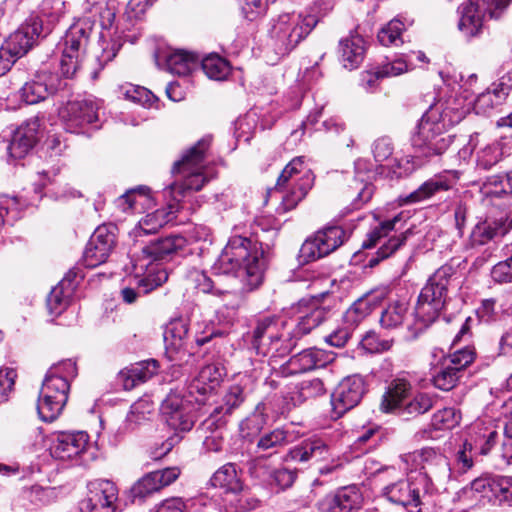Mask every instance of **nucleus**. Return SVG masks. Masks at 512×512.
Listing matches in <instances>:
<instances>
[{"label":"nucleus","mask_w":512,"mask_h":512,"mask_svg":"<svg viewBox=\"0 0 512 512\" xmlns=\"http://www.w3.org/2000/svg\"><path fill=\"white\" fill-rule=\"evenodd\" d=\"M512 88V71L505 74L493 88L481 93L475 100L477 114L489 115L493 109L502 105Z\"/></svg>","instance_id":"5701e85b"},{"label":"nucleus","mask_w":512,"mask_h":512,"mask_svg":"<svg viewBox=\"0 0 512 512\" xmlns=\"http://www.w3.org/2000/svg\"><path fill=\"white\" fill-rule=\"evenodd\" d=\"M511 0H468L461 12L458 28L466 38L477 36L483 28L484 15L499 19Z\"/></svg>","instance_id":"9d476101"},{"label":"nucleus","mask_w":512,"mask_h":512,"mask_svg":"<svg viewBox=\"0 0 512 512\" xmlns=\"http://www.w3.org/2000/svg\"><path fill=\"white\" fill-rule=\"evenodd\" d=\"M406 472L419 471L430 483L444 482L451 477L447 457L439 450L425 447L400 457Z\"/></svg>","instance_id":"1a4fd4ad"},{"label":"nucleus","mask_w":512,"mask_h":512,"mask_svg":"<svg viewBox=\"0 0 512 512\" xmlns=\"http://www.w3.org/2000/svg\"><path fill=\"white\" fill-rule=\"evenodd\" d=\"M408 312V304L404 301L390 303L380 316V324L385 329H396L401 326Z\"/></svg>","instance_id":"c03bdc74"},{"label":"nucleus","mask_w":512,"mask_h":512,"mask_svg":"<svg viewBox=\"0 0 512 512\" xmlns=\"http://www.w3.org/2000/svg\"><path fill=\"white\" fill-rule=\"evenodd\" d=\"M454 185L453 180L443 174L435 175L422 183L416 190L406 196H401L399 202L402 205L416 204L429 200L440 192L450 190Z\"/></svg>","instance_id":"b1692460"},{"label":"nucleus","mask_w":512,"mask_h":512,"mask_svg":"<svg viewBox=\"0 0 512 512\" xmlns=\"http://www.w3.org/2000/svg\"><path fill=\"white\" fill-rule=\"evenodd\" d=\"M199 57L185 50H176L166 58L168 70L179 76H186L198 65Z\"/></svg>","instance_id":"ea45409f"},{"label":"nucleus","mask_w":512,"mask_h":512,"mask_svg":"<svg viewBox=\"0 0 512 512\" xmlns=\"http://www.w3.org/2000/svg\"><path fill=\"white\" fill-rule=\"evenodd\" d=\"M179 475L180 470L177 467L150 472L133 485L131 490L133 497L144 499L173 483Z\"/></svg>","instance_id":"aec40b11"},{"label":"nucleus","mask_w":512,"mask_h":512,"mask_svg":"<svg viewBox=\"0 0 512 512\" xmlns=\"http://www.w3.org/2000/svg\"><path fill=\"white\" fill-rule=\"evenodd\" d=\"M202 70L212 80H225L231 72L229 62L217 54H210L201 61Z\"/></svg>","instance_id":"a18cd8bd"},{"label":"nucleus","mask_w":512,"mask_h":512,"mask_svg":"<svg viewBox=\"0 0 512 512\" xmlns=\"http://www.w3.org/2000/svg\"><path fill=\"white\" fill-rule=\"evenodd\" d=\"M318 21L313 14H280L270 21L268 37L271 46L277 54H288L311 33Z\"/></svg>","instance_id":"20e7f679"},{"label":"nucleus","mask_w":512,"mask_h":512,"mask_svg":"<svg viewBox=\"0 0 512 512\" xmlns=\"http://www.w3.org/2000/svg\"><path fill=\"white\" fill-rule=\"evenodd\" d=\"M393 339H381L375 332H367L361 339V347L368 353H382L393 346Z\"/></svg>","instance_id":"e2e57ef3"},{"label":"nucleus","mask_w":512,"mask_h":512,"mask_svg":"<svg viewBox=\"0 0 512 512\" xmlns=\"http://www.w3.org/2000/svg\"><path fill=\"white\" fill-rule=\"evenodd\" d=\"M146 190V188L140 187L126 192L117 199V206L124 212L136 209L138 204H143L142 202H139L140 199L146 200Z\"/></svg>","instance_id":"338daca9"},{"label":"nucleus","mask_w":512,"mask_h":512,"mask_svg":"<svg viewBox=\"0 0 512 512\" xmlns=\"http://www.w3.org/2000/svg\"><path fill=\"white\" fill-rule=\"evenodd\" d=\"M407 70L408 64L404 59H395L392 62H388L377 67L372 73H368L369 78L367 79V84L372 86L375 80L386 77H395L401 75Z\"/></svg>","instance_id":"5fc2aeb1"},{"label":"nucleus","mask_w":512,"mask_h":512,"mask_svg":"<svg viewBox=\"0 0 512 512\" xmlns=\"http://www.w3.org/2000/svg\"><path fill=\"white\" fill-rule=\"evenodd\" d=\"M461 416L454 408H444L433 414L428 427L415 434L417 440L436 439L434 432L451 430L460 422Z\"/></svg>","instance_id":"cd10ccee"},{"label":"nucleus","mask_w":512,"mask_h":512,"mask_svg":"<svg viewBox=\"0 0 512 512\" xmlns=\"http://www.w3.org/2000/svg\"><path fill=\"white\" fill-rule=\"evenodd\" d=\"M73 286L68 274L57 286H55L47 297V307L51 314H61L69 304Z\"/></svg>","instance_id":"58836bf2"},{"label":"nucleus","mask_w":512,"mask_h":512,"mask_svg":"<svg viewBox=\"0 0 512 512\" xmlns=\"http://www.w3.org/2000/svg\"><path fill=\"white\" fill-rule=\"evenodd\" d=\"M297 323L291 331L294 337L300 339L318 327L327 318L328 311L324 307L315 304H299Z\"/></svg>","instance_id":"a878e982"},{"label":"nucleus","mask_w":512,"mask_h":512,"mask_svg":"<svg viewBox=\"0 0 512 512\" xmlns=\"http://www.w3.org/2000/svg\"><path fill=\"white\" fill-rule=\"evenodd\" d=\"M210 484L214 488L222 489L227 495L238 494L243 490V483L232 463L221 466L210 478Z\"/></svg>","instance_id":"72a5a7b5"},{"label":"nucleus","mask_w":512,"mask_h":512,"mask_svg":"<svg viewBox=\"0 0 512 512\" xmlns=\"http://www.w3.org/2000/svg\"><path fill=\"white\" fill-rule=\"evenodd\" d=\"M456 269L452 265L445 264L438 268L428 279L422 288L414 309V330L421 332L432 324L443 309L448 287Z\"/></svg>","instance_id":"f03ea898"},{"label":"nucleus","mask_w":512,"mask_h":512,"mask_svg":"<svg viewBox=\"0 0 512 512\" xmlns=\"http://www.w3.org/2000/svg\"><path fill=\"white\" fill-rule=\"evenodd\" d=\"M492 496L494 503L512 507V477L495 476L492 482Z\"/></svg>","instance_id":"864d4df0"},{"label":"nucleus","mask_w":512,"mask_h":512,"mask_svg":"<svg viewBox=\"0 0 512 512\" xmlns=\"http://www.w3.org/2000/svg\"><path fill=\"white\" fill-rule=\"evenodd\" d=\"M70 386H42L37 411L45 422L54 421L62 412L67 400Z\"/></svg>","instance_id":"a211bd4d"},{"label":"nucleus","mask_w":512,"mask_h":512,"mask_svg":"<svg viewBox=\"0 0 512 512\" xmlns=\"http://www.w3.org/2000/svg\"><path fill=\"white\" fill-rule=\"evenodd\" d=\"M437 108H429L422 116L417 131L412 137V144L424 156L440 155L452 143V137L446 134V128L438 121Z\"/></svg>","instance_id":"423d86ee"},{"label":"nucleus","mask_w":512,"mask_h":512,"mask_svg":"<svg viewBox=\"0 0 512 512\" xmlns=\"http://www.w3.org/2000/svg\"><path fill=\"white\" fill-rule=\"evenodd\" d=\"M159 364L156 360H146L131 364L129 367L122 369L118 374V381L128 382L132 384L136 382H148L158 374Z\"/></svg>","instance_id":"e433bc0d"},{"label":"nucleus","mask_w":512,"mask_h":512,"mask_svg":"<svg viewBox=\"0 0 512 512\" xmlns=\"http://www.w3.org/2000/svg\"><path fill=\"white\" fill-rule=\"evenodd\" d=\"M52 32L50 25H44L39 16L29 17L5 41L4 46L18 59L24 56L40 37H46Z\"/></svg>","instance_id":"ddd939ff"},{"label":"nucleus","mask_w":512,"mask_h":512,"mask_svg":"<svg viewBox=\"0 0 512 512\" xmlns=\"http://www.w3.org/2000/svg\"><path fill=\"white\" fill-rule=\"evenodd\" d=\"M225 369L220 364H208L198 373L197 381L199 384H218L223 381Z\"/></svg>","instance_id":"774afa93"},{"label":"nucleus","mask_w":512,"mask_h":512,"mask_svg":"<svg viewBox=\"0 0 512 512\" xmlns=\"http://www.w3.org/2000/svg\"><path fill=\"white\" fill-rule=\"evenodd\" d=\"M89 435L84 431L58 434L51 446V455L60 460H69L82 454L88 447Z\"/></svg>","instance_id":"412c9836"},{"label":"nucleus","mask_w":512,"mask_h":512,"mask_svg":"<svg viewBox=\"0 0 512 512\" xmlns=\"http://www.w3.org/2000/svg\"><path fill=\"white\" fill-rule=\"evenodd\" d=\"M404 30L405 24L400 19H393L378 32V41L383 46H398L403 43L401 35Z\"/></svg>","instance_id":"6e6d98bb"},{"label":"nucleus","mask_w":512,"mask_h":512,"mask_svg":"<svg viewBox=\"0 0 512 512\" xmlns=\"http://www.w3.org/2000/svg\"><path fill=\"white\" fill-rule=\"evenodd\" d=\"M298 338L292 332L271 334L270 342L263 349L264 353H271L272 356L284 357L296 346Z\"/></svg>","instance_id":"09e8293b"},{"label":"nucleus","mask_w":512,"mask_h":512,"mask_svg":"<svg viewBox=\"0 0 512 512\" xmlns=\"http://www.w3.org/2000/svg\"><path fill=\"white\" fill-rule=\"evenodd\" d=\"M365 165V162L358 160L355 162V170L357 176L354 179L353 185L349 187L350 196L353 198L354 206L359 208L367 203L374 193L373 185L367 179L360 178V171Z\"/></svg>","instance_id":"a19ab883"},{"label":"nucleus","mask_w":512,"mask_h":512,"mask_svg":"<svg viewBox=\"0 0 512 512\" xmlns=\"http://www.w3.org/2000/svg\"><path fill=\"white\" fill-rule=\"evenodd\" d=\"M504 233V222L502 220L486 218L473 227L469 243L471 247L483 246Z\"/></svg>","instance_id":"c9c22d12"},{"label":"nucleus","mask_w":512,"mask_h":512,"mask_svg":"<svg viewBox=\"0 0 512 512\" xmlns=\"http://www.w3.org/2000/svg\"><path fill=\"white\" fill-rule=\"evenodd\" d=\"M288 434L283 429H275L269 433L262 435L258 442L257 448L264 452L272 454L276 452L277 448L288 444Z\"/></svg>","instance_id":"bf43d9fd"},{"label":"nucleus","mask_w":512,"mask_h":512,"mask_svg":"<svg viewBox=\"0 0 512 512\" xmlns=\"http://www.w3.org/2000/svg\"><path fill=\"white\" fill-rule=\"evenodd\" d=\"M188 280L199 292L211 293L222 298L233 295L230 291L217 287L215 282L203 271L197 269L191 270L188 274Z\"/></svg>","instance_id":"de8ad7c7"},{"label":"nucleus","mask_w":512,"mask_h":512,"mask_svg":"<svg viewBox=\"0 0 512 512\" xmlns=\"http://www.w3.org/2000/svg\"><path fill=\"white\" fill-rule=\"evenodd\" d=\"M278 320L275 317L267 316L257 321L253 332V344L258 350H263L270 342L271 334H277Z\"/></svg>","instance_id":"8fccbe9b"},{"label":"nucleus","mask_w":512,"mask_h":512,"mask_svg":"<svg viewBox=\"0 0 512 512\" xmlns=\"http://www.w3.org/2000/svg\"><path fill=\"white\" fill-rule=\"evenodd\" d=\"M484 189L490 196L512 194V171L505 175L490 176L484 184Z\"/></svg>","instance_id":"4d7b16f0"},{"label":"nucleus","mask_w":512,"mask_h":512,"mask_svg":"<svg viewBox=\"0 0 512 512\" xmlns=\"http://www.w3.org/2000/svg\"><path fill=\"white\" fill-rule=\"evenodd\" d=\"M60 84L56 76L48 72L37 73L19 89V96L26 104H37L54 94Z\"/></svg>","instance_id":"6ab92c4d"},{"label":"nucleus","mask_w":512,"mask_h":512,"mask_svg":"<svg viewBox=\"0 0 512 512\" xmlns=\"http://www.w3.org/2000/svg\"><path fill=\"white\" fill-rule=\"evenodd\" d=\"M103 102L98 99L70 101L59 110L64 128L71 133H80L86 126L99 121Z\"/></svg>","instance_id":"9b49d317"},{"label":"nucleus","mask_w":512,"mask_h":512,"mask_svg":"<svg viewBox=\"0 0 512 512\" xmlns=\"http://www.w3.org/2000/svg\"><path fill=\"white\" fill-rule=\"evenodd\" d=\"M332 360L330 354L321 349H306L295 355L289 361L291 373H300L324 367Z\"/></svg>","instance_id":"473e14b6"},{"label":"nucleus","mask_w":512,"mask_h":512,"mask_svg":"<svg viewBox=\"0 0 512 512\" xmlns=\"http://www.w3.org/2000/svg\"><path fill=\"white\" fill-rule=\"evenodd\" d=\"M476 351L472 346H465L450 353L444 359V366L433 375V382H457L460 381L464 370L473 363Z\"/></svg>","instance_id":"f3484780"},{"label":"nucleus","mask_w":512,"mask_h":512,"mask_svg":"<svg viewBox=\"0 0 512 512\" xmlns=\"http://www.w3.org/2000/svg\"><path fill=\"white\" fill-rule=\"evenodd\" d=\"M308 177L313 183V175L304 163V157L293 158L282 170L280 176L277 179L278 185L286 183H299L304 182V179Z\"/></svg>","instance_id":"79ce46f5"},{"label":"nucleus","mask_w":512,"mask_h":512,"mask_svg":"<svg viewBox=\"0 0 512 512\" xmlns=\"http://www.w3.org/2000/svg\"><path fill=\"white\" fill-rule=\"evenodd\" d=\"M91 30L89 22L79 20L69 27L62 38L60 71L65 78H72L80 69Z\"/></svg>","instance_id":"0eeeda50"},{"label":"nucleus","mask_w":512,"mask_h":512,"mask_svg":"<svg viewBox=\"0 0 512 512\" xmlns=\"http://www.w3.org/2000/svg\"><path fill=\"white\" fill-rule=\"evenodd\" d=\"M179 205L170 203L166 208L157 209L147 214L138 225V235L156 233L164 225L171 222L178 212Z\"/></svg>","instance_id":"f704fd0d"},{"label":"nucleus","mask_w":512,"mask_h":512,"mask_svg":"<svg viewBox=\"0 0 512 512\" xmlns=\"http://www.w3.org/2000/svg\"><path fill=\"white\" fill-rule=\"evenodd\" d=\"M77 376L76 363L72 360H64L57 364L52 365L47 371L43 384L55 380L61 381L64 384H70Z\"/></svg>","instance_id":"3c124183"},{"label":"nucleus","mask_w":512,"mask_h":512,"mask_svg":"<svg viewBox=\"0 0 512 512\" xmlns=\"http://www.w3.org/2000/svg\"><path fill=\"white\" fill-rule=\"evenodd\" d=\"M242 17L250 22L266 16L269 6L275 0H236Z\"/></svg>","instance_id":"603ef678"},{"label":"nucleus","mask_w":512,"mask_h":512,"mask_svg":"<svg viewBox=\"0 0 512 512\" xmlns=\"http://www.w3.org/2000/svg\"><path fill=\"white\" fill-rule=\"evenodd\" d=\"M188 334L185 321L178 319L171 321L164 331V342L167 352H178L183 348L184 339Z\"/></svg>","instance_id":"37998d69"},{"label":"nucleus","mask_w":512,"mask_h":512,"mask_svg":"<svg viewBox=\"0 0 512 512\" xmlns=\"http://www.w3.org/2000/svg\"><path fill=\"white\" fill-rule=\"evenodd\" d=\"M512 141H501L487 145L478 152L477 166L489 170L511 155Z\"/></svg>","instance_id":"4c0bfd02"},{"label":"nucleus","mask_w":512,"mask_h":512,"mask_svg":"<svg viewBox=\"0 0 512 512\" xmlns=\"http://www.w3.org/2000/svg\"><path fill=\"white\" fill-rule=\"evenodd\" d=\"M400 220L401 216L399 214L390 220H385L381 222L378 227H376L369 233L368 239L363 242V247L371 248L375 246L383 236H386L390 231H392L395 228L396 223L399 222Z\"/></svg>","instance_id":"69168bd1"},{"label":"nucleus","mask_w":512,"mask_h":512,"mask_svg":"<svg viewBox=\"0 0 512 512\" xmlns=\"http://www.w3.org/2000/svg\"><path fill=\"white\" fill-rule=\"evenodd\" d=\"M210 144L211 137H203L184 154L180 161L174 164L173 173H182L184 177L180 183L174 182L169 186L175 204L179 205L187 191H198L208 181L203 174V169Z\"/></svg>","instance_id":"39448f33"},{"label":"nucleus","mask_w":512,"mask_h":512,"mask_svg":"<svg viewBox=\"0 0 512 512\" xmlns=\"http://www.w3.org/2000/svg\"><path fill=\"white\" fill-rule=\"evenodd\" d=\"M313 183L306 177L304 182L299 183H286L283 185L275 186V191L281 193V203L279 210L288 212L297 207V205L306 197L309 190L312 188Z\"/></svg>","instance_id":"2f4dec72"},{"label":"nucleus","mask_w":512,"mask_h":512,"mask_svg":"<svg viewBox=\"0 0 512 512\" xmlns=\"http://www.w3.org/2000/svg\"><path fill=\"white\" fill-rule=\"evenodd\" d=\"M208 388L212 386H177L172 389L161 405V413L167 425L175 431L191 430L195 422L194 404L205 403Z\"/></svg>","instance_id":"7ed1b4c3"},{"label":"nucleus","mask_w":512,"mask_h":512,"mask_svg":"<svg viewBox=\"0 0 512 512\" xmlns=\"http://www.w3.org/2000/svg\"><path fill=\"white\" fill-rule=\"evenodd\" d=\"M363 393L362 386H335L331 393L333 418L337 419L355 407Z\"/></svg>","instance_id":"c756f323"},{"label":"nucleus","mask_w":512,"mask_h":512,"mask_svg":"<svg viewBox=\"0 0 512 512\" xmlns=\"http://www.w3.org/2000/svg\"><path fill=\"white\" fill-rule=\"evenodd\" d=\"M68 0H44L42 3V15L52 28L68 11Z\"/></svg>","instance_id":"052dcab7"},{"label":"nucleus","mask_w":512,"mask_h":512,"mask_svg":"<svg viewBox=\"0 0 512 512\" xmlns=\"http://www.w3.org/2000/svg\"><path fill=\"white\" fill-rule=\"evenodd\" d=\"M380 495L390 503L407 508L421 504L419 489L403 473L391 466L378 471Z\"/></svg>","instance_id":"6e6552de"},{"label":"nucleus","mask_w":512,"mask_h":512,"mask_svg":"<svg viewBox=\"0 0 512 512\" xmlns=\"http://www.w3.org/2000/svg\"><path fill=\"white\" fill-rule=\"evenodd\" d=\"M186 245V239L180 235H171L151 241L142 247V254L149 259V263L163 260L172 253L182 249Z\"/></svg>","instance_id":"c85d7f7f"},{"label":"nucleus","mask_w":512,"mask_h":512,"mask_svg":"<svg viewBox=\"0 0 512 512\" xmlns=\"http://www.w3.org/2000/svg\"><path fill=\"white\" fill-rule=\"evenodd\" d=\"M330 455L329 446L320 438L306 439L288 453L291 460L301 463L326 460Z\"/></svg>","instance_id":"bb28decb"},{"label":"nucleus","mask_w":512,"mask_h":512,"mask_svg":"<svg viewBox=\"0 0 512 512\" xmlns=\"http://www.w3.org/2000/svg\"><path fill=\"white\" fill-rule=\"evenodd\" d=\"M435 402V397L426 393H419L408 400L406 386H389L383 395L381 408L390 412L398 407H403L407 414H423L430 410Z\"/></svg>","instance_id":"2eb2a0df"},{"label":"nucleus","mask_w":512,"mask_h":512,"mask_svg":"<svg viewBox=\"0 0 512 512\" xmlns=\"http://www.w3.org/2000/svg\"><path fill=\"white\" fill-rule=\"evenodd\" d=\"M377 297L366 295L356 300L345 313V320L351 325H357L372 313L376 306Z\"/></svg>","instance_id":"49530a36"},{"label":"nucleus","mask_w":512,"mask_h":512,"mask_svg":"<svg viewBox=\"0 0 512 512\" xmlns=\"http://www.w3.org/2000/svg\"><path fill=\"white\" fill-rule=\"evenodd\" d=\"M118 488L114 482L96 479L87 485V494L79 502L80 512H114Z\"/></svg>","instance_id":"4468645a"},{"label":"nucleus","mask_w":512,"mask_h":512,"mask_svg":"<svg viewBox=\"0 0 512 512\" xmlns=\"http://www.w3.org/2000/svg\"><path fill=\"white\" fill-rule=\"evenodd\" d=\"M213 269L218 274H233L242 283V290L257 289L263 281L265 262L257 241L239 235L232 236Z\"/></svg>","instance_id":"f257e3e1"},{"label":"nucleus","mask_w":512,"mask_h":512,"mask_svg":"<svg viewBox=\"0 0 512 512\" xmlns=\"http://www.w3.org/2000/svg\"><path fill=\"white\" fill-rule=\"evenodd\" d=\"M366 52L364 38L356 32L340 41V53L343 65L350 70L357 68L363 61Z\"/></svg>","instance_id":"7c9ffc66"},{"label":"nucleus","mask_w":512,"mask_h":512,"mask_svg":"<svg viewBox=\"0 0 512 512\" xmlns=\"http://www.w3.org/2000/svg\"><path fill=\"white\" fill-rule=\"evenodd\" d=\"M346 240V232L339 226H329L318 230L302 244L300 253L307 262L329 255Z\"/></svg>","instance_id":"f8f14e48"},{"label":"nucleus","mask_w":512,"mask_h":512,"mask_svg":"<svg viewBox=\"0 0 512 512\" xmlns=\"http://www.w3.org/2000/svg\"><path fill=\"white\" fill-rule=\"evenodd\" d=\"M39 128L40 122L37 118L29 119L18 127L8 146L10 156L15 159L24 158L36 144Z\"/></svg>","instance_id":"4be33fe9"},{"label":"nucleus","mask_w":512,"mask_h":512,"mask_svg":"<svg viewBox=\"0 0 512 512\" xmlns=\"http://www.w3.org/2000/svg\"><path fill=\"white\" fill-rule=\"evenodd\" d=\"M430 108L438 109V121H441L446 129L458 124L465 117L467 112L464 108H459L450 104L443 109L437 105L431 106Z\"/></svg>","instance_id":"0e129e2a"},{"label":"nucleus","mask_w":512,"mask_h":512,"mask_svg":"<svg viewBox=\"0 0 512 512\" xmlns=\"http://www.w3.org/2000/svg\"><path fill=\"white\" fill-rule=\"evenodd\" d=\"M153 412L152 404L148 401L141 400L131 406L127 415L126 423L130 429L136 428L138 425L150 420Z\"/></svg>","instance_id":"680f3d73"},{"label":"nucleus","mask_w":512,"mask_h":512,"mask_svg":"<svg viewBox=\"0 0 512 512\" xmlns=\"http://www.w3.org/2000/svg\"><path fill=\"white\" fill-rule=\"evenodd\" d=\"M115 243V234L108 227H97L83 253V263L85 266L95 268L106 262L115 247Z\"/></svg>","instance_id":"dca6fc26"},{"label":"nucleus","mask_w":512,"mask_h":512,"mask_svg":"<svg viewBox=\"0 0 512 512\" xmlns=\"http://www.w3.org/2000/svg\"><path fill=\"white\" fill-rule=\"evenodd\" d=\"M363 498L355 486L344 487L320 503L321 512H352L360 509Z\"/></svg>","instance_id":"393cba45"},{"label":"nucleus","mask_w":512,"mask_h":512,"mask_svg":"<svg viewBox=\"0 0 512 512\" xmlns=\"http://www.w3.org/2000/svg\"><path fill=\"white\" fill-rule=\"evenodd\" d=\"M407 240L406 233H401L397 236L389 238L380 248L377 250L374 256L368 261L369 267H375L380 261L390 257L394 254Z\"/></svg>","instance_id":"13d9d810"}]
</instances>
